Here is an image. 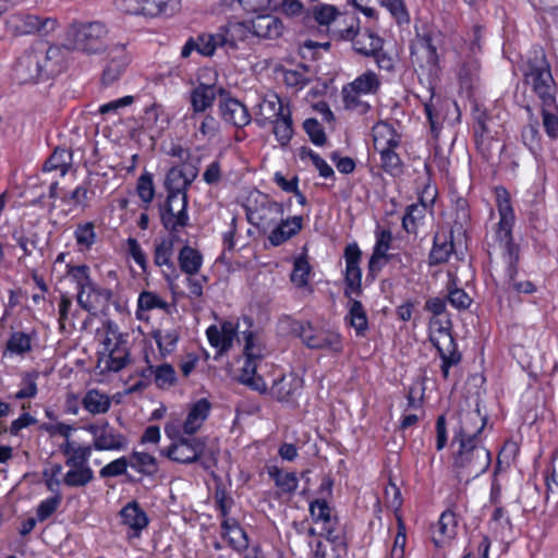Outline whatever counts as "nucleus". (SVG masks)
Returning a JSON list of instances; mask_svg holds the SVG:
<instances>
[{
    "label": "nucleus",
    "mask_w": 558,
    "mask_h": 558,
    "mask_svg": "<svg viewBox=\"0 0 558 558\" xmlns=\"http://www.w3.org/2000/svg\"><path fill=\"white\" fill-rule=\"evenodd\" d=\"M338 11L333 5L322 4L314 9V17L316 22L322 26H328L333 23V26L329 28V32L335 27H340L339 22L336 20Z\"/></svg>",
    "instance_id": "52"
},
{
    "label": "nucleus",
    "mask_w": 558,
    "mask_h": 558,
    "mask_svg": "<svg viewBox=\"0 0 558 558\" xmlns=\"http://www.w3.org/2000/svg\"><path fill=\"white\" fill-rule=\"evenodd\" d=\"M345 319L349 322L350 326L354 328L357 336H365L368 329V320L366 312L360 301L350 300L349 313Z\"/></svg>",
    "instance_id": "38"
},
{
    "label": "nucleus",
    "mask_w": 558,
    "mask_h": 558,
    "mask_svg": "<svg viewBox=\"0 0 558 558\" xmlns=\"http://www.w3.org/2000/svg\"><path fill=\"white\" fill-rule=\"evenodd\" d=\"M291 331L310 349L340 353L343 349L341 336L337 332L316 329L308 322H293Z\"/></svg>",
    "instance_id": "9"
},
{
    "label": "nucleus",
    "mask_w": 558,
    "mask_h": 558,
    "mask_svg": "<svg viewBox=\"0 0 558 558\" xmlns=\"http://www.w3.org/2000/svg\"><path fill=\"white\" fill-rule=\"evenodd\" d=\"M331 38L351 40L353 49L365 57H372L383 46V39L368 29H356L352 22L347 27H335Z\"/></svg>",
    "instance_id": "10"
},
{
    "label": "nucleus",
    "mask_w": 558,
    "mask_h": 558,
    "mask_svg": "<svg viewBox=\"0 0 558 558\" xmlns=\"http://www.w3.org/2000/svg\"><path fill=\"white\" fill-rule=\"evenodd\" d=\"M269 474L282 493L291 494L298 488V478L294 473L274 469Z\"/></svg>",
    "instance_id": "56"
},
{
    "label": "nucleus",
    "mask_w": 558,
    "mask_h": 558,
    "mask_svg": "<svg viewBox=\"0 0 558 558\" xmlns=\"http://www.w3.org/2000/svg\"><path fill=\"white\" fill-rule=\"evenodd\" d=\"M129 459L130 466L141 474L154 475L158 471L157 459L147 452L133 451Z\"/></svg>",
    "instance_id": "41"
},
{
    "label": "nucleus",
    "mask_w": 558,
    "mask_h": 558,
    "mask_svg": "<svg viewBox=\"0 0 558 558\" xmlns=\"http://www.w3.org/2000/svg\"><path fill=\"white\" fill-rule=\"evenodd\" d=\"M310 269V264L305 258H298L294 262V267L291 274V281L298 287L306 286Z\"/></svg>",
    "instance_id": "61"
},
{
    "label": "nucleus",
    "mask_w": 558,
    "mask_h": 558,
    "mask_svg": "<svg viewBox=\"0 0 558 558\" xmlns=\"http://www.w3.org/2000/svg\"><path fill=\"white\" fill-rule=\"evenodd\" d=\"M101 350L99 352H112L118 349L128 348L126 340L123 338L122 333L119 331L117 325L112 322H108L104 327V337L101 339Z\"/></svg>",
    "instance_id": "39"
},
{
    "label": "nucleus",
    "mask_w": 558,
    "mask_h": 558,
    "mask_svg": "<svg viewBox=\"0 0 558 558\" xmlns=\"http://www.w3.org/2000/svg\"><path fill=\"white\" fill-rule=\"evenodd\" d=\"M174 253V238H165L155 244L154 263L158 267H166L171 272L175 271L172 256Z\"/></svg>",
    "instance_id": "37"
},
{
    "label": "nucleus",
    "mask_w": 558,
    "mask_h": 558,
    "mask_svg": "<svg viewBox=\"0 0 558 558\" xmlns=\"http://www.w3.org/2000/svg\"><path fill=\"white\" fill-rule=\"evenodd\" d=\"M523 143L529 149L536 154L541 147V137L537 129V121L530 123L522 132Z\"/></svg>",
    "instance_id": "62"
},
{
    "label": "nucleus",
    "mask_w": 558,
    "mask_h": 558,
    "mask_svg": "<svg viewBox=\"0 0 558 558\" xmlns=\"http://www.w3.org/2000/svg\"><path fill=\"white\" fill-rule=\"evenodd\" d=\"M205 440L197 437H180L174 440L161 453L171 461L182 464H191L199 461L205 451Z\"/></svg>",
    "instance_id": "12"
},
{
    "label": "nucleus",
    "mask_w": 558,
    "mask_h": 558,
    "mask_svg": "<svg viewBox=\"0 0 558 558\" xmlns=\"http://www.w3.org/2000/svg\"><path fill=\"white\" fill-rule=\"evenodd\" d=\"M83 408L90 414H105L111 407V399L98 389H89L82 399Z\"/></svg>",
    "instance_id": "36"
},
{
    "label": "nucleus",
    "mask_w": 558,
    "mask_h": 558,
    "mask_svg": "<svg viewBox=\"0 0 558 558\" xmlns=\"http://www.w3.org/2000/svg\"><path fill=\"white\" fill-rule=\"evenodd\" d=\"M381 157V166L391 174H399L401 172V160L393 151V148L377 150Z\"/></svg>",
    "instance_id": "59"
},
{
    "label": "nucleus",
    "mask_w": 558,
    "mask_h": 558,
    "mask_svg": "<svg viewBox=\"0 0 558 558\" xmlns=\"http://www.w3.org/2000/svg\"><path fill=\"white\" fill-rule=\"evenodd\" d=\"M128 466H130V459L126 457H122L105 465L100 470L99 474L101 477H113L123 475L126 472Z\"/></svg>",
    "instance_id": "64"
},
{
    "label": "nucleus",
    "mask_w": 558,
    "mask_h": 558,
    "mask_svg": "<svg viewBox=\"0 0 558 558\" xmlns=\"http://www.w3.org/2000/svg\"><path fill=\"white\" fill-rule=\"evenodd\" d=\"M310 512L316 522L320 521L324 523V530L326 531L328 538H330L333 530L331 510L327 501L323 499L312 501L310 505Z\"/></svg>",
    "instance_id": "42"
},
{
    "label": "nucleus",
    "mask_w": 558,
    "mask_h": 558,
    "mask_svg": "<svg viewBox=\"0 0 558 558\" xmlns=\"http://www.w3.org/2000/svg\"><path fill=\"white\" fill-rule=\"evenodd\" d=\"M361 250L356 243L347 245L344 250L345 259V290L344 294L351 296L352 294L360 295L362 293V270L360 268Z\"/></svg>",
    "instance_id": "14"
},
{
    "label": "nucleus",
    "mask_w": 558,
    "mask_h": 558,
    "mask_svg": "<svg viewBox=\"0 0 558 558\" xmlns=\"http://www.w3.org/2000/svg\"><path fill=\"white\" fill-rule=\"evenodd\" d=\"M136 190L143 202L150 203L155 196L153 175L150 173L142 174L138 178Z\"/></svg>",
    "instance_id": "60"
},
{
    "label": "nucleus",
    "mask_w": 558,
    "mask_h": 558,
    "mask_svg": "<svg viewBox=\"0 0 558 558\" xmlns=\"http://www.w3.org/2000/svg\"><path fill=\"white\" fill-rule=\"evenodd\" d=\"M217 97V89L214 85L199 84L190 93V104L192 107L191 119L195 120L198 114L205 113L211 108Z\"/></svg>",
    "instance_id": "24"
},
{
    "label": "nucleus",
    "mask_w": 558,
    "mask_h": 558,
    "mask_svg": "<svg viewBox=\"0 0 558 558\" xmlns=\"http://www.w3.org/2000/svg\"><path fill=\"white\" fill-rule=\"evenodd\" d=\"M210 408V402L205 398L192 404L183 424V432L186 435L195 434L208 417Z\"/></svg>",
    "instance_id": "29"
},
{
    "label": "nucleus",
    "mask_w": 558,
    "mask_h": 558,
    "mask_svg": "<svg viewBox=\"0 0 558 558\" xmlns=\"http://www.w3.org/2000/svg\"><path fill=\"white\" fill-rule=\"evenodd\" d=\"M453 251L452 241L444 240L440 242L439 236H435L434 247L429 254L430 264H442L448 260Z\"/></svg>",
    "instance_id": "54"
},
{
    "label": "nucleus",
    "mask_w": 558,
    "mask_h": 558,
    "mask_svg": "<svg viewBox=\"0 0 558 558\" xmlns=\"http://www.w3.org/2000/svg\"><path fill=\"white\" fill-rule=\"evenodd\" d=\"M219 112L226 123L235 128H243L251 122V114L246 106L235 98L220 99Z\"/></svg>",
    "instance_id": "20"
},
{
    "label": "nucleus",
    "mask_w": 558,
    "mask_h": 558,
    "mask_svg": "<svg viewBox=\"0 0 558 558\" xmlns=\"http://www.w3.org/2000/svg\"><path fill=\"white\" fill-rule=\"evenodd\" d=\"M486 425V417L480 410L465 411L460 414V426L453 437V442L480 441L478 435Z\"/></svg>",
    "instance_id": "18"
},
{
    "label": "nucleus",
    "mask_w": 558,
    "mask_h": 558,
    "mask_svg": "<svg viewBox=\"0 0 558 558\" xmlns=\"http://www.w3.org/2000/svg\"><path fill=\"white\" fill-rule=\"evenodd\" d=\"M458 529L456 514L447 510L442 512L437 524L433 529V542L436 547L444 546L447 542L454 538Z\"/></svg>",
    "instance_id": "28"
},
{
    "label": "nucleus",
    "mask_w": 558,
    "mask_h": 558,
    "mask_svg": "<svg viewBox=\"0 0 558 558\" xmlns=\"http://www.w3.org/2000/svg\"><path fill=\"white\" fill-rule=\"evenodd\" d=\"M68 274L75 281L78 291L94 283L89 277V268L86 265L71 266Z\"/></svg>",
    "instance_id": "63"
},
{
    "label": "nucleus",
    "mask_w": 558,
    "mask_h": 558,
    "mask_svg": "<svg viewBox=\"0 0 558 558\" xmlns=\"http://www.w3.org/2000/svg\"><path fill=\"white\" fill-rule=\"evenodd\" d=\"M350 87V90H355L356 93L368 95L375 94L379 86L380 81L376 73L372 71H367L360 76H357L353 82L347 85Z\"/></svg>",
    "instance_id": "44"
},
{
    "label": "nucleus",
    "mask_w": 558,
    "mask_h": 558,
    "mask_svg": "<svg viewBox=\"0 0 558 558\" xmlns=\"http://www.w3.org/2000/svg\"><path fill=\"white\" fill-rule=\"evenodd\" d=\"M137 306L140 311H151L154 308L167 310L168 304L156 293L144 291L138 296Z\"/></svg>",
    "instance_id": "57"
},
{
    "label": "nucleus",
    "mask_w": 558,
    "mask_h": 558,
    "mask_svg": "<svg viewBox=\"0 0 558 558\" xmlns=\"http://www.w3.org/2000/svg\"><path fill=\"white\" fill-rule=\"evenodd\" d=\"M80 251L89 250L96 242L95 226L93 222L80 223L74 232Z\"/></svg>",
    "instance_id": "50"
},
{
    "label": "nucleus",
    "mask_w": 558,
    "mask_h": 558,
    "mask_svg": "<svg viewBox=\"0 0 558 558\" xmlns=\"http://www.w3.org/2000/svg\"><path fill=\"white\" fill-rule=\"evenodd\" d=\"M543 125L550 137L558 135V108L556 105L542 104Z\"/></svg>",
    "instance_id": "55"
},
{
    "label": "nucleus",
    "mask_w": 558,
    "mask_h": 558,
    "mask_svg": "<svg viewBox=\"0 0 558 558\" xmlns=\"http://www.w3.org/2000/svg\"><path fill=\"white\" fill-rule=\"evenodd\" d=\"M274 134L281 145H287L293 134L291 111H286L284 116L275 120L274 122Z\"/></svg>",
    "instance_id": "49"
},
{
    "label": "nucleus",
    "mask_w": 558,
    "mask_h": 558,
    "mask_svg": "<svg viewBox=\"0 0 558 558\" xmlns=\"http://www.w3.org/2000/svg\"><path fill=\"white\" fill-rule=\"evenodd\" d=\"M107 28L100 22L73 23L68 31V41L72 49L96 54L105 51Z\"/></svg>",
    "instance_id": "7"
},
{
    "label": "nucleus",
    "mask_w": 558,
    "mask_h": 558,
    "mask_svg": "<svg viewBox=\"0 0 558 558\" xmlns=\"http://www.w3.org/2000/svg\"><path fill=\"white\" fill-rule=\"evenodd\" d=\"M129 355L130 353L128 348L118 349L109 353L99 352L97 368L99 369L100 374L120 372L129 363Z\"/></svg>",
    "instance_id": "32"
},
{
    "label": "nucleus",
    "mask_w": 558,
    "mask_h": 558,
    "mask_svg": "<svg viewBox=\"0 0 558 558\" xmlns=\"http://www.w3.org/2000/svg\"><path fill=\"white\" fill-rule=\"evenodd\" d=\"M5 351L11 354L24 355L32 351L31 337L22 331L13 332L7 341Z\"/></svg>",
    "instance_id": "47"
},
{
    "label": "nucleus",
    "mask_w": 558,
    "mask_h": 558,
    "mask_svg": "<svg viewBox=\"0 0 558 558\" xmlns=\"http://www.w3.org/2000/svg\"><path fill=\"white\" fill-rule=\"evenodd\" d=\"M197 172L192 167H172L165 179L167 195H187V190Z\"/></svg>",
    "instance_id": "19"
},
{
    "label": "nucleus",
    "mask_w": 558,
    "mask_h": 558,
    "mask_svg": "<svg viewBox=\"0 0 558 558\" xmlns=\"http://www.w3.org/2000/svg\"><path fill=\"white\" fill-rule=\"evenodd\" d=\"M128 63L126 57L123 50L119 51V54L111 59V62L106 66L102 73V83L105 85L112 84L116 82Z\"/></svg>",
    "instance_id": "48"
},
{
    "label": "nucleus",
    "mask_w": 558,
    "mask_h": 558,
    "mask_svg": "<svg viewBox=\"0 0 558 558\" xmlns=\"http://www.w3.org/2000/svg\"><path fill=\"white\" fill-rule=\"evenodd\" d=\"M222 537L236 550L247 548L248 538L244 530L235 520L225 519L221 523Z\"/></svg>",
    "instance_id": "35"
},
{
    "label": "nucleus",
    "mask_w": 558,
    "mask_h": 558,
    "mask_svg": "<svg viewBox=\"0 0 558 558\" xmlns=\"http://www.w3.org/2000/svg\"><path fill=\"white\" fill-rule=\"evenodd\" d=\"M411 60L423 70L433 71L438 63L437 47L428 34L418 35L411 45Z\"/></svg>",
    "instance_id": "15"
},
{
    "label": "nucleus",
    "mask_w": 558,
    "mask_h": 558,
    "mask_svg": "<svg viewBox=\"0 0 558 558\" xmlns=\"http://www.w3.org/2000/svg\"><path fill=\"white\" fill-rule=\"evenodd\" d=\"M302 386V379L296 375H282L279 379L274 381L270 388V395L278 401L288 402L300 393Z\"/></svg>",
    "instance_id": "26"
},
{
    "label": "nucleus",
    "mask_w": 558,
    "mask_h": 558,
    "mask_svg": "<svg viewBox=\"0 0 558 558\" xmlns=\"http://www.w3.org/2000/svg\"><path fill=\"white\" fill-rule=\"evenodd\" d=\"M60 57L57 47L38 44L26 49L15 61L12 77L17 84L38 82L45 74L53 71L52 62Z\"/></svg>",
    "instance_id": "2"
},
{
    "label": "nucleus",
    "mask_w": 558,
    "mask_h": 558,
    "mask_svg": "<svg viewBox=\"0 0 558 558\" xmlns=\"http://www.w3.org/2000/svg\"><path fill=\"white\" fill-rule=\"evenodd\" d=\"M209 343L218 349L219 354L227 352L236 336V326L232 322H225L220 327L210 326L206 331Z\"/></svg>",
    "instance_id": "25"
},
{
    "label": "nucleus",
    "mask_w": 558,
    "mask_h": 558,
    "mask_svg": "<svg viewBox=\"0 0 558 558\" xmlns=\"http://www.w3.org/2000/svg\"><path fill=\"white\" fill-rule=\"evenodd\" d=\"M87 429L93 435L92 449L112 451L123 450L128 446L126 437L108 423L89 425Z\"/></svg>",
    "instance_id": "13"
},
{
    "label": "nucleus",
    "mask_w": 558,
    "mask_h": 558,
    "mask_svg": "<svg viewBox=\"0 0 558 558\" xmlns=\"http://www.w3.org/2000/svg\"><path fill=\"white\" fill-rule=\"evenodd\" d=\"M144 378L154 377V383L160 389H169L177 383V373L172 365L162 363L158 366L148 365L141 372Z\"/></svg>",
    "instance_id": "31"
},
{
    "label": "nucleus",
    "mask_w": 558,
    "mask_h": 558,
    "mask_svg": "<svg viewBox=\"0 0 558 558\" xmlns=\"http://www.w3.org/2000/svg\"><path fill=\"white\" fill-rule=\"evenodd\" d=\"M252 32L262 39L274 40L282 36L284 26L282 21L271 14H259L251 22Z\"/></svg>",
    "instance_id": "21"
},
{
    "label": "nucleus",
    "mask_w": 558,
    "mask_h": 558,
    "mask_svg": "<svg viewBox=\"0 0 558 558\" xmlns=\"http://www.w3.org/2000/svg\"><path fill=\"white\" fill-rule=\"evenodd\" d=\"M458 444L459 449L453 458V469L458 478L468 483L486 472L490 465L492 456L480 441Z\"/></svg>",
    "instance_id": "4"
},
{
    "label": "nucleus",
    "mask_w": 558,
    "mask_h": 558,
    "mask_svg": "<svg viewBox=\"0 0 558 558\" xmlns=\"http://www.w3.org/2000/svg\"><path fill=\"white\" fill-rule=\"evenodd\" d=\"M524 84L537 95L543 105H554L555 81L543 49L537 48L527 58Z\"/></svg>",
    "instance_id": "3"
},
{
    "label": "nucleus",
    "mask_w": 558,
    "mask_h": 558,
    "mask_svg": "<svg viewBox=\"0 0 558 558\" xmlns=\"http://www.w3.org/2000/svg\"><path fill=\"white\" fill-rule=\"evenodd\" d=\"M286 111H291L288 106H284L277 94H268L258 104V112L256 113V122L264 126L266 123H271L275 120L284 116Z\"/></svg>",
    "instance_id": "23"
},
{
    "label": "nucleus",
    "mask_w": 558,
    "mask_h": 558,
    "mask_svg": "<svg viewBox=\"0 0 558 558\" xmlns=\"http://www.w3.org/2000/svg\"><path fill=\"white\" fill-rule=\"evenodd\" d=\"M195 39L196 51L202 56L210 57L214 54L218 46L222 47V40L219 33L217 34H202Z\"/></svg>",
    "instance_id": "51"
},
{
    "label": "nucleus",
    "mask_w": 558,
    "mask_h": 558,
    "mask_svg": "<svg viewBox=\"0 0 558 558\" xmlns=\"http://www.w3.org/2000/svg\"><path fill=\"white\" fill-rule=\"evenodd\" d=\"M244 339V362L240 369L239 380L256 391L265 392L267 385L263 377L257 374V368L264 357V348L252 332H247Z\"/></svg>",
    "instance_id": "8"
},
{
    "label": "nucleus",
    "mask_w": 558,
    "mask_h": 558,
    "mask_svg": "<svg viewBox=\"0 0 558 558\" xmlns=\"http://www.w3.org/2000/svg\"><path fill=\"white\" fill-rule=\"evenodd\" d=\"M245 210L248 222L264 232L270 230L284 215L282 204L258 191L250 194Z\"/></svg>",
    "instance_id": "6"
},
{
    "label": "nucleus",
    "mask_w": 558,
    "mask_h": 558,
    "mask_svg": "<svg viewBox=\"0 0 558 558\" xmlns=\"http://www.w3.org/2000/svg\"><path fill=\"white\" fill-rule=\"evenodd\" d=\"M497 207L499 211V222L497 229V239L502 245L507 254L508 263V289H513L517 292L532 293L535 290L531 281H515L517 267L515 264L519 259L518 248L512 243V226L514 222V215L510 204L509 193L501 187L496 189Z\"/></svg>",
    "instance_id": "1"
},
{
    "label": "nucleus",
    "mask_w": 558,
    "mask_h": 558,
    "mask_svg": "<svg viewBox=\"0 0 558 558\" xmlns=\"http://www.w3.org/2000/svg\"><path fill=\"white\" fill-rule=\"evenodd\" d=\"M9 25L17 35L48 34L54 29L57 21L51 17H40L33 14H15L9 20Z\"/></svg>",
    "instance_id": "16"
},
{
    "label": "nucleus",
    "mask_w": 558,
    "mask_h": 558,
    "mask_svg": "<svg viewBox=\"0 0 558 558\" xmlns=\"http://www.w3.org/2000/svg\"><path fill=\"white\" fill-rule=\"evenodd\" d=\"M364 94L350 90V87L342 88V97L345 109L355 110L359 113H365L369 109V105L362 99Z\"/></svg>",
    "instance_id": "53"
},
{
    "label": "nucleus",
    "mask_w": 558,
    "mask_h": 558,
    "mask_svg": "<svg viewBox=\"0 0 558 558\" xmlns=\"http://www.w3.org/2000/svg\"><path fill=\"white\" fill-rule=\"evenodd\" d=\"M94 478V472L89 466L85 468H69L65 473L63 482L70 487L86 486Z\"/></svg>",
    "instance_id": "46"
},
{
    "label": "nucleus",
    "mask_w": 558,
    "mask_h": 558,
    "mask_svg": "<svg viewBox=\"0 0 558 558\" xmlns=\"http://www.w3.org/2000/svg\"><path fill=\"white\" fill-rule=\"evenodd\" d=\"M250 28L243 23H231L227 27L221 28L219 34L222 40V47L227 49H236L238 41L243 40Z\"/></svg>",
    "instance_id": "40"
},
{
    "label": "nucleus",
    "mask_w": 558,
    "mask_h": 558,
    "mask_svg": "<svg viewBox=\"0 0 558 558\" xmlns=\"http://www.w3.org/2000/svg\"><path fill=\"white\" fill-rule=\"evenodd\" d=\"M373 140L376 150L396 148L400 144V135L391 124L384 121L373 126Z\"/></svg>",
    "instance_id": "34"
},
{
    "label": "nucleus",
    "mask_w": 558,
    "mask_h": 558,
    "mask_svg": "<svg viewBox=\"0 0 558 558\" xmlns=\"http://www.w3.org/2000/svg\"><path fill=\"white\" fill-rule=\"evenodd\" d=\"M122 523L134 531V536H138L140 532L148 524V518L145 511L136 501H131L120 511Z\"/></svg>",
    "instance_id": "30"
},
{
    "label": "nucleus",
    "mask_w": 558,
    "mask_h": 558,
    "mask_svg": "<svg viewBox=\"0 0 558 558\" xmlns=\"http://www.w3.org/2000/svg\"><path fill=\"white\" fill-rule=\"evenodd\" d=\"M61 451L65 456V465L68 468H85L92 454V446H81L70 439L61 446Z\"/></svg>",
    "instance_id": "33"
},
{
    "label": "nucleus",
    "mask_w": 558,
    "mask_h": 558,
    "mask_svg": "<svg viewBox=\"0 0 558 558\" xmlns=\"http://www.w3.org/2000/svg\"><path fill=\"white\" fill-rule=\"evenodd\" d=\"M144 122L148 128H163V124L167 123V118L165 117L163 109L160 105L153 104L145 109L144 112Z\"/></svg>",
    "instance_id": "58"
},
{
    "label": "nucleus",
    "mask_w": 558,
    "mask_h": 558,
    "mask_svg": "<svg viewBox=\"0 0 558 558\" xmlns=\"http://www.w3.org/2000/svg\"><path fill=\"white\" fill-rule=\"evenodd\" d=\"M178 258L181 270L189 276L195 275L202 266V255L187 245L181 248Z\"/></svg>",
    "instance_id": "43"
},
{
    "label": "nucleus",
    "mask_w": 558,
    "mask_h": 558,
    "mask_svg": "<svg viewBox=\"0 0 558 558\" xmlns=\"http://www.w3.org/2000/svg\"><path fill=\"white\" fill-rule=\"evenodd\" d=\"M71 153L64 148H57L51 156L44 163L45 171H60L61 175H64L71 163Z\"/></svg>",
    "instance_id": "45"
},
{
    "label": "nucleus",
    "mask_w": 558,
    "mask_h": 558,
    "mask_svg": "<svg viewBox=\"0 0 558 558\" xmlns=\"http://www.w3.org/2000/svg\"><path fill=\"white\" fill-rule=\"evenodd\" d=\"M163 227L171 231H178L189 225L187 195H167L159 208Z\"/></svg>",
    "instance_id": "11"
},
{
    "label": "nucleus",
    "mask_w": 558,
    "mask_h": 558,
    "mask_svg": "<svg viewBox=\"0 0 558 558\" xmlns=\"http://www.w3.org/2000/svg\"><path fill=\"white\" fill-rule=\"evenodd\" d=\"M474 132L477 150L485 159L490 160L501 153L504 145L489 134L484 121L480 118L474 125Z\"/></svg>",
    "instance_id": "22"
},
{
    "label": "nucleus",
    "mask_w": 558,
    "mask_h": 558,
    "mask_svg": "<svg viewBox=\"0 0 558 558\" xmlns=\"http://www.w3.org/2000/svg\"><path fill=\"white\" fill-rule=\"evenodd\" d=\"M303 218L294 216L292 218L279 220L272 228L268 235V240L274 246H279L292 236H294L302 229Z\"/></svg>",
    "instance_id": "27"
},
{
    "label": "nucleus",
    "mask_w": 558,
    "mask_h": 558,
    "mask_svg": "<svg viewBox=\"0 0 558 558\" xmlns=\"http://www.w3.org/2000/svg\"><path fill=\"white\" fill-rule=\"evenodd\" d=\"M111 298V290L100 288L95 283L77 291L78 305L92 315L105 312L109 306Z\"/></svg>",
    "instance_id": "17"
},
{
    "label": "nucleus",
    "mask_w": 558,
    "mask_h": 558,
    "mask_svg": "<svg viewBox=\"0 0 558 558\" xmlns=\"http://www.w3.org/2000/svg\"><path fill=\"white\" fill-rule=\"evenodd\" d=\"M450 325L447 317H432L429 320V339L441 359L440 369L445 379L449 377L450 368L457 366L461 361V354L457 351V345L450 333Z\"/></svg>",
    "instance_id": "5"
}]
</instances>
